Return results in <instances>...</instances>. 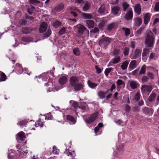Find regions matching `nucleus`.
Wrapping results in <instances>:
<instances>
[{"instance_id":"nucleus-15","label":"nucleus","mask_w":159,"mask_h":159,"mask_svg":"<svg viewBox=\"0 0 159 159\" xmlns=\"http://www.w3.org/2000/svg\"><path fill=\"white\" fill-rule=\"evenodd\" d=\"M81 18L83 19H93V16L91 13H81Z\"/></svg>"},{"instance_id":"nucleus-43","label":"nucleus","mask_w":159,"mask_h":159,"mask_svg":"<svg viewBox=\"0 0 159 159\" xmlns=\"http://www.w3.org/2000/svg\"><path fill=\"white\" fill-rule=\"evenodd\" d=\"M114 68L111 67L106 68L105 70L104 73L106 77L108 76L109 74L111 72V71H113Z\"/></svg>"},{"instance_id":"nucleus-10","label":"nucleus","mask_w":159,"mask_h":159,"mask_svg":"<svg viewBox=\"0 0 159 159\" xmlns=\"http://www.w3.org/2000/svg\"><path fill=\"white\" fill-rule=\"evenodd\" d=\"M48 25L45 22H42L40 25L39 30L40 33H42L45 31L47 29Z\"/></svg>"},{"instance_id":"nucleus-31","label":"nucleus","mask_w":159,"mask_h":159,"mask_svg":"<svg viewBox=\"0 0 159 159\" xmlns=\"http://www.w3.org/2000/svg\"><path fill=\"white\" fill-rule=\"evenodd\" d=\"M156 97V93H152L148 98V100L149 102H152L154 100Z\"/></svg>"},{"instance_id":"nucleus-29","label":"nucleus","mask_w":159,"mask_h":159,"mask_svg":"<svg viewBox=\"0 0 159 159\" xmlns=\"http://www.w3.org/2000/svg\"><path fill=\"white\" fill-rule=\"evenodd\" d=\"M7 79V77L5 74L3 72L0 71V81H5Z\"/></svg>"},{"instance_id":"nucleus-51","label":"nucleus","mask_w":159,"mask_h":159,"mask_svg":"<svg viewBox=\"0 0 159 159\" xmlns=\"http://www.w3.org/2000/svg\"><path fill=\"white\" fill-rule=\"evenodd\" d=\"M149 53V49H144L142 53V56L145 57L147 56V55Z\"/></svg>"},{"instance_id":"nucleus-64","label":"nucleus","mask_w":159,"mask_h":159,"mask_svg":"<svg viewBox=\"0 0 159 159\" xmlns=\"http://www.w3.org/2000/svg\"><path fill=\"white\" fill-rule=\"evenodd\" d=\"M143 31V29L141 28H139L136 31V34L137 35H139L141 34Z\"/></svg>"},{"instance_id":"nucleus-19","label":"nucleus","mask_w":159,"mask_h":159,"mask_svg":"<svg viewBox=\"0 0 159 159\" xmlns=\"http://www.w3.org/2000/svg\"><path fill=\"white\" fill-rule=\"evenodd\" d=\"M33 30V28H30L29 27H24L22 29V33L23 34H30L31 32Z\"/></svg>"},{"instance_id":"nucleus-50","label":"nucleus","mask_w":159,"mask_h":159,"mask_svg":"<svg viewBox=\"0 0 159 159\" xmlns=\"http://www.w3.org/2000/svg\"><path fill=\"white\" fill-rule=\"evenodd\" d=\"M44 123L43 122L41 121V120L40 119H39L38 121L36 122V125H38L41 127H43V126Z\"/></svg>"},{"instance_id":"nucleus-53","label":"nucleus","mask_w":159,"mask_h":159,"mask_svg":"<svg viewBox=\"0 0 159 159\" xmlns=\"http://www.w3.org/2000/svg\"><path fill=\"white\" fill-rule=\"evenodd\" d=\"M120 50L115 48L114 49V51L113 52V54L114 56H117L119 55L120 53Z\"/></svg>"},{"instance_id":"nucleus-28","label":"nucleus","mask_w":159,"mask_h":159,"mask_svg":"<svg viewBox=\"0 0 159 159\" xmlns=\"http://www.w3.org/2000/svg\"><path fill=\"white\" fill-rule=\"evenodd\" d=\"M146 70V66L144 64L141 68L138 74L139 75L143 74L145 75Z\"/></svg>"},{"instance_id":"nucleus-17","label":"nucleus","mask_w":159,"mask_h":159,"mask_svg":"<svg viewBox=\"0 0 159 159\" xmlns=\"http://www.w3.org/2000/svg\"><path fill=\"white\" fill-rule=\"evenodd\" d=\"M67 78L66 76H63L59 78L58 82L61 85H63L67 83Z\"/></svg>"},{"instance_id":"nucleus-57","label":"nucleus","mask_w":159,"mask_h":159,"mask_svg":"<svg viewBox=\"0 0 159 159\" xmlns=\"http://www.w3.org/2000/svg\"><path fill=\"white\" fill-rule=\"evenodd\" d=\"M99 31V29L97 27H95L94 29L90 31L91 33H95Z\"/></svg>"},{"instance_id":"nucleus-36","label":"nucleus","mask_w":159,"mask_h":159,"mask_svg":"<svg viewBox=\"0 0 159 159\" xmlns=\"http://www.w3.org/2000/svg\"><path fill=\"white\" fill-rule=\"evenodd\" d=\"M16 70L17 71V73L20 74L23 72L22 67L20 65L17 64L16 66Z\"/></svg>"},{"instance_id":"nucleus-33","label":"nucleus","mask_w":159,"mask_h":159,"mask_svg":"<svg viewBox=\"0 0 159 159\" xmlns=\"http://www.w3.org/2000/svg\"><path fill=\"white\" fill-rule=\"evenodd\" d=\"M87 83L89 86L92 89L95 88L98 85L97 84L93 83L89 80L88 81Z\"/></svg>"},{"instance_id":"nucleus-3","label":"nucleus","mask_w":159,"mask_h":159,"mask_svg":"<svg viewBox=\"0 0 159 159\" xmlns=\"http://www.w3.org/2000/svg\"><path fill=\"white\" fill-rule=\"evenodd\" d=\"M74 29L75 31L80 35H82L85 31H86L89 34V31L86 27L81 24H79L75 26Z\"/></svg>"},{"instance_id":"nucleus-32","label":"nucleus","mask_w":159,"mask_h":159,"mask_svg":"<svg viewBox=\"0 0 159 159\" xmlns=\"http://www.w3.org/2000/svg\"><path fill=\"white\" fill-rule=\"evenodd\" d=\"M152 89L151 87L146 85H142L141 88L142 91H143V90L144 91H147V92H150L151 91Z\"/></svg>"},{"instance_id":"nucleus-49","label":"nucleus","mask_w":159,"mask_h":159,"mask_svg":"<svg viewBox=\"0 0 159 159\" xmlns=\"http://www.w3.org/2000/svg\"><path fill=\"white\" fill-rule=\"evenodd\" d=\"M66 31V30L65 28L63 27L58 32V34L60 35H62L65 33Z\"/></svg>"},{"instance_id":"nucleus-61","label":"nucleus","mask_w":159,"mask_h":159,"mask_svg":"<svg viewBox=\"0 0 159 159\" xmlns=\"http://www.w3.org/2000/svg\"><path fill=\"white\" fill-rule=\"evenodd\" d=\"M139 69L137 68L132 72V74L133 75H136L139 71Z\"/></svg>"},{"instance_id":"nucleus-11","label":"nucleus","mask_w":159,"mask_h":159,"mask_svg":"<svg viewBox=\"0 0 159 159\" xmlns=\"http://www.w3.org/2000/svg\"><path fill=\"white\" fill-rule=\"evenodd\" d=\"M86 26L89 29L93 28L95 26L94 21L92 20H86L85 21Z\"/></svg>"},{"instance_id":"nucleus-41","label":"nucleus","mask_w":159,"mask_h":159,"mask_svg":"<svg viewBox=\"0 0 159 159\" xmlns=\"http://www.w3.org/2000/svg\"><path fill=\"white\" fill-rule=\"evenodd\" d=\"M73 53L75 55L79 56L80 55V50L78 48H75L73 49Z\"/></svg>"},{"instance_id":"nucleus-39","label":"nucleus","mask_w":159,"mask_h":159,"mask_svg":"<svg viewBox=\"0 0 159 159\" xmlns=\"http://www.w3.org/2000/svg\"><path fill=\"white\" fill-rule=\"evenodd\" d=\"M61 24V23L59 20H57L53 22L52 25L55 29L58 28Z\"/></svg>"},{"instance_id":"nucleus-48","label":"nucleus","mask_w":159,"mask_h":159,"mask_svg":"<svg viewBox=\"0 0 159 159\" xmlns=\"http://www.w3.org/2000/svg\"><path fill=\"white\" fill-rule=\"evenodd\" d=\"M129 52V48L128 47H125L124 48L123 54L125 56H127L128 55Z\"/></svg>"},{"instance_id":"nucleus-59","label":"nucleus","mask_w":159,"mask_h":159,"mask_svg":"<svg viewBox=\"0 0 159 159\" xmlns=\"http://www.w3.org/2000/svg\"><path fill=\"white\" fill-rule=\"evenodd\" d=\"M25 17L26 19H29L31 21H33L34 19V17L32 16H30L29 15H27L25 16Z\"/></svg>"},{"instance_id":"nucleus-30","label":"nucleus","mask_w":159,"mask_h":159,"mask_svg":"<svg viewBox=\"0 0 159 159\" xmlns=\"http://www.w3.org/2000/svg\"><path fill=\"white\" fill-rule=\"evenodd\" d=\"M21 40L23 42L27 43L32 41V39L30 37L24 36L22 38Z\"/></svg>"},{"instance_id":"nucleus-7","label":"nucleus","mask_w":159,"mask_h":159,"mask_svg":"<svg viewBox=\"0 0 159 159\" xmlns=\"http://www.w3.org/2000/svg\"><path fill=\"white\" fill-rule=\"evenodd\" d=\"M107 9L105 5H101L100 8L98 9V12L99 14L102 15H105L108 13Z\"/></svg>"},{"instance_id":"nucleus-56","label":"nucleus","mask_w":159,"mask_h":159,"mask_svg":"<svg viewBox=\"0 0 159 159\" xmlns=\"http://www.w3.org/2000/svg\"><path fill=\"white\" fill-rule=\"evenodd\" d=\"M148 78L146 76H143L142 79L141 81L142 83L146 82L148 81Z\"/></svg>"},{"instance_id":"nucleus-42","label":"nucleus","mask_w":159,"mask_h":159,"mask_svg":"<svg viewBox=\"0 0 159 159\" xmlns=\"http://www.w3.org/2000/svg\"><path fill=\"white\" fill-rule=\"evenodd\" d=\"M122 30L123 31H125V35L126 37H127L129 35L130 33V29L128 28H126L125 27H123Z\"/></svg>"},{"instance_id":"nucleus-37","label":"nucleus","mask_w":159,"mask_h":159,"mask_svg":"<svg viewBox=\"0 0 159 159\" xmlns=\"http://www.w3.org/2000/svg\"><path fill=\"white\" fill-rule=\"evenodd\" d=\"M141 95L139 91H138L135 94L134 98V99L136 102L139 101Z\"/></svg>"},{"instance_id":"nucleus-45","label":"nucleus","mask_w":159,"mask_h":159,"mask_svg":"<svg viewBox=\"0 0 159 159\" xmlns=\"http://www.w3.org/2000/svg\"><path fill=\"white\" fill-rule=\"evenodd\" d=\"M120 60V56L117 57L113 60L112 63L113 64H115L118 63Z\"/></svg>"},{"instance_id":"nucleus-2","label":"nucleus","mask_w":159,"mask_h":159,"mask_svg":"<svg viewBox=\"0 0 159 159\" xmlns=\"http://www.w3.org/2000/svg\"><path fill=\"white\" fill-rule=\"evenodd\" d=\"M155 40V36L151 31H148L145 40V44L147 47L152 48Z\"/></svg>"},{"instance_id":"nucleus-52","label":"nucleus","mask_w":159,"mask_h":159,"mask_svg":"<svg viewBox=\"0 0 159 159\" xmlns=\"http://www.w3.org/2000/svg\"><path fill=\"white\" fill-rule=\"evenodd\" d=\"M29 2L30 4H32L40 3V2L38 0H29Z\"/></svg>"},{"instance_id":"nucleus-38","label":"nucleus","mask_w":159,"mask_h":159,"mask_svg":"<svg viewBox=\"0 0 159 159\" xmlns=\"http://www.w3.org/2000/svg\"><path fill=\"white\" fill-rule=\"evenodd\" d=\"M78 107L83 111L82 112H84L86 109V103L81 102L80 105Z\"/></svg>"},{"instance_id":"nucleus-9","label":"nucleus","mask_w":159,"mask_h":159,"mask_svg":"<svg viewBox=\"0 0 159 159\" xmlns=\"http://www.w3.org/2000/svg\"><path fill=\"white\" fill-rule=\"evenodd\" d=\"M151 14L148 13L143 15V23L145 25H147L150 20Z\"/></svg>"},{"instance_id":"nucleus-4","label":"nucleus","mask_w":159,"mask_h":159,"mask_svg":"<svg viewBox=\"0 0 159 159\" xmlns=\"http://www.w3.org/2000/svg\"><path fill=\"white\" fill-rule=\"evenodd\" d=\"M111 39L107 37L101 39L99 41V45L101 47H105L109 45L111 43Z\"/></svg>"},{"instance_id":"nucleus-13","label":"nucleus","mask_w":159,"mask_h":159,"mask_svg":"<svg viewBox=\"0 0 159 159\" xmlns=\"http://www.w3.org/2000/svg\"><path fill=\"white\" fill-rule=\"evenodd\" d=\"M134 25L136 26H139L142 23V19L139 17H137L134 19Z\"/></svg>"},{"instance_id":"nucleus-55","label":"nucleus","mask_w":159,"mask_h":159,"mask_svg":"<svg viewBox=\"0 0 159 159\" xmlns=\"http://www.w3.org/2000/svg\"><path fill=\"white\" fill-rule=\"evenodd\" d=\"M154 10L156 11H159V2H157L156 3Z\"/></svg>"},{"instance_id":"nucleus-44","label":"nucleus","mask_w":159,"mask_h":159,"mask_svg":"<svg viewBox=\"0 0 159 159\" xmlns=\"http://www.w3.org/2000/svg\"><path fill=\"white\" fill-rule=\"evenodd\" d=\"M52 31L50 29H48L46 32L43 34L44 37L48 38L49 37L51 34Z\"/></svg>"},{"instance_id":"nucleus-1","label":"nucleus","mask_w":159,"mask_h":159,"mask_svg":"<svg viewBox=\"0 0 159 159\" xmlns=\"http://www.w3.org/2000/svg\"><path fill=\"white\" fill-rule=\"evenodd\" d=\"M69 82L75 91L81 90L84 87L83 83L79 82L78 77L76 76H73L71 77L69 80Z\"/></svg>"},{"instance_id":"nucleus-58","label":"nucleus","mask_w":159,"mask_h":159,"mask_svg":"<svg viewBox=\"0 0 159 159\" xmlns=\"http://www.w3.org/2000/svg\"><path fill=\"white\" fill-rule=\"evenodd\" d=\"M130 108H131L130 107L129 105L127 104L126 105L125 107V110L126 113H129V111H130Z\"/></svg>"},{"instance_id":"nucleus-5","label":"nucleus","mask_w":159,"mask_h":159,"mask_svg":"<svg viewBox=\"0 0 159 159\" xmlns=\"http://www.w3.org/2000/svg\"><path fill=\"white\" fill-rule=\"evenodd\" d=\"M98 117L97 113H94L91 114L90 116L85 121L87 123L90 124L93 122Z\"/></svg>"},{"instance_id":"nucleus-62","label":"nucleus","mask_w":159,"mask_h":159,"mask_svg":"<svg viewBox=\"0 0 159 159\" xmlns=\"http://www.w3.org/2000/svg\"><path fill=\"white\" fill-rule=\"evenodd\" d=\"M59 150L57 148L55 147L54 146L53 147V152L55 154H58L59 152Z\"/></svg>"},{"instance_id":"nucleus-34","label":"nucleus","mask_w":159,"mask_h":159,"mask_svg":"<svg viewBox=\"0 0 159 159\" xmlns=\"http://www.w3.org/2000/svg\"><path fill=\"white\" fill-rule=\"evenodd\" d=\"M90 7V4L87 2L83 7V10L84 11H87L89 10Z\"/></svg>"},{"instance_id":"nucleus-47","label":"nucleus","mask_w":159,"mask_h":159,"mask_svg":"<svg viewBox=\"0 0 159 159\" xmlns=\"http://www.w3.org/2000/svg\"><path fill=\"white\" fill-rule=\"evenodd\" d=\"M106 20H102L100 23L98 25L100 29H102L104 26L105 24Z\"/></svg>"},{"instance_id":"nucleus-8","label":"nucleus","mask_w":159,"mask_h":159,"mask_svg":"<svg viewBox=\"0 0 159 159\" xmlns=\"http://www.w3.org/2000/svg\"><path fill=\"white\" fill-rule=\"evenodd\" d=\"M25 134L24 132L20 131L17 134L16 139L18 141L19 140L23 141L25 140Z\"/></svg>"},{"instance_id":"nucleus-14","label":"nucleus","mask_w":159,"mask_h":159,"mask_svg":"<svg viewBox=\"0 0 159 159\" xmlns=\"http://www.w3.org/2000/svg\"><path fill=\"white\" fill-rule=\"evenodd\" d=\"M120 10V7L119 6H115L111 8V13L114 15H117Z\"/></svg>"},{"instance_id":"nucleus-16","label":"nucleus","mask_w":159,"mask_h":159,"mask_svg":"<svg viewBox=\"0 0 159 159\" xmlns=\"http://www.w3.org/2000/svg\"><path fill=\"white\" fill-rule=\"evenodd\" d=\"M66 120L67 121L69 122H70L71 123H70V124H74L76 122V120L75 118L72 116L70 115H67L66 116Z\"/></svg>"},{"instance_id":"nucleus-21","label":"nucleus","mask_w":159,"mask_h":159,"mask_svg":"<svg viewBox=\"0 0 159 159\" xmlns=\"http://www.w3.org/2000/svg\"><path fill=\"white\" fill-rule=\"evenodd\" d=\"M142 50L139 49H136L134 52V53L133 56V58L134 59H136L140 57Z\"/></svg>"},{"instance_id":"nucleus-23","label":"nucleus","mask_w":159,"mask_h":159,"mask_svg":"<svg viewBox=\"0 0 159 159\" xmlns=\"http://www.w3.org/2000/svg\"><path fill=\"white\" fill-rule=\"evenodd\" d=\"M137 62L136 60H132L130 62L129 65V68L133 70L136 67Z\"/></svg>"},{"instance_id":"nucleus-27","label":"nucleus","mask_w":159,"mask_h":159,"mask_svg":"<svg viewBox=\"0 0 159 159\" xmlns=\"http://www.w3.org/2000/svg\"><path fill=\"white\" fill-rule=\"evenodd\" d=\"M70 150H69L66 149L64 152V153H66L68 156H70V157L74 158L76 156V154L74 151L70 152Z\"/></svg>"},{"instance_id":"nucleus-40","label":"nucleus","mask_w":159,"mask_h":159,"mask_svg":"<svg viewBox=\"0 0 159 159\" xmlns=\"http://www.w3.org/2000/svg\"><path fill=\"white\" fill-rule=\"evenodd\" d=\"M27 22V21L26 19H23L20 20L19 22L20 26L25 25Z\"/></svg>"},{"instance_id":"nucleus-35","label":"nucleus","mask_w":159,"mask_h":159,"mask_svg":"<svg viewBox=\"0 0 159 159\" xmlns=\"http://www.w3.org/2000/svg\"><path fill=\"white\" fill-rule=\"evenodd\" d=\"M129 62V61L126 60L122 63V65L121 66V67L122 70H125L127 68Z\"/></svg>"},{"instance_id":"nucleus-26","label":"nucleus","mask_w":159,"mask_h":159,"mask_svg":"<svg viewBox=\"0 0 159 159\" xmlns=\"http://www.w3.org/2000/svg\"><path fill=\"white\" fill-rule=\"evenodd\" d=\"M107 93V92H105L104 91H99L97 93V95L99 97V98L103 99L105 97L106 94Z\"/></svg>"},{"instance_id":"nucleus-6","label":"nucleus","mask_w":159,"mask_h":159,"mask_svg":"<svg viewBox=\"0 0 159 159\" xmlns=\"http://www.w3.org/2000/svg\"><path fill=\"white\" fill-rule=\"evenodd\" d=\"M142 111L145 115L149 116H151L153 113V111L152 109L146 107L142 109Z\"/></svg>"},{"instance_id":"nucleus-25","label":"nucleus","mask_w":159,"mask_h":159,"mask_svg":"<svg viewBox=\"0 0 159 159\" xmlns=\"http://www.w3.org/2000/svg\"><path fill=\"white\" fill-rule=\"evenodd\" d=\"M141 10L140 4H138L135 6L134 11L138 15H139L141 14Z\"/></svg>"},{"instance_id":"nucleus-24","label":"nucleus","mask_w":159,"mask_h":159,"mask_svg":"<svg viewBox=\"0 0 159 159\" xmlns=\"http://www.w3.org/2000/svg\"><path fill=\"white\" fill-rule=\"evenodd\" d=\"M116 25H117L116 22H112L107 25V29L109 31H111L114 29L116 26Z\"/></svg>"},{"instance_id":"nucleus-46","label":"nucleus","mask_w":159,"mask_h":159,"mask_svg":"<svg viewBox=\"0 0 159 159\" xmlns=\"http://www.w3.org/2000/svg\"><path fill=\"white\" fill-rule=\"evenodd\" d=\"M122 7L124 11H126L127 8L129 7V5L125 2H124L122 3Z\"/></svg>"},{"instance_id":"nucleus-12","label":"nucleus","mask_w":159,"mask_h":159,"mask_svg":"<svg viewBox=\"0 0 159 159\" xmlns=\"http://www.w3.org/2000/svg\"><path fill=\"white\" fill-rule=\"evenodd\" d=\"M133 17V12L132 10H129L126 13L125 18L127 20H131Z\"/></svg>"},{"instance_id":"nucleus-60","label":"nucleus","mask_w":159,"mask_h":159,"mask_svg":"<svg viewBox=\"0 0 159 159\" xmlns=\"http://www.w3.org/2000/svg\"><path fill=\"white\" fill-rule=\"evenodd\" d=\"M95 68L96 70V72L98 74H100L102 72V70L101 69L98 67L97 66H95Z\"/></svg>"},{"instance_id":"nucleus-20","label":"nucleus","mask_w":159,"mask_h":159,"mask_svg":"<svg viewBox=\"0 0 159 159\" xmlns=\"http://www.w3.org/2000/svg\"><path fill=\"white\" fill-rule=\"evenodd\" d=\"M64 7V4L62 3H61L55 7L54 11L56 12L60 11L63 9Z\"/></svg>"},{"instance_id":"nucleus-18","label":"nucleus","mask_w":159,"mask_h":159,"mask_svg":"<svg viewBox=\"0 0 159 159\" xmlns=\"http://www.w3.org/2000/svg\"><path fill=\"white\" fill-rule=\"evenodd\" d=\"M129 85L133 89H134L137 88L138 86L139 85L138 82L134 80H131L129 83Z\"/></svg>"},{"instance_id":"nucleus-22","label":"nucleus","mask_w":159,"mask_h":159,"mask_svg":"<svg viewBox=\"0 0 159 159\" xmlns=\"http://www.w3.org/2000/svg\"><path fill=\"white\" fill-rule=\"evenodd\" d=\"M28 122V120L25 119L19 121L17 123L18 125L20 126V127L25 126Z\"/></svg>"},{"instance_id":"nucleus-63","label":"nucleus","mask_w":159,"mask_h":159,"mask_svg":"<svg viewBox=\"0 0 159 159\" xmlns=\"http://www.w3.org/2000/svg\"><path fill=\"white\" fill-rule=\"evenodd\" d=\"M116 83L118 85H121L123 84V81L119 79L117 80Z\"/></svg>"},{"instance_id":"nucleus-54","label":"nucleus","mask_w":159,"mask_h":159,"mask_svg":"<svg viewBox=\"0 0 159 159\" xmlns=\"http://www.w3.org/2000/svg\"><path fill=\"white\" fill-rule=\"evenodd\" d=\"M147 75L151 80H153L154 79V75L152 73L149 72L147 73Z\"/></svg>"}]
</instances>
